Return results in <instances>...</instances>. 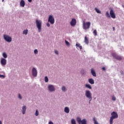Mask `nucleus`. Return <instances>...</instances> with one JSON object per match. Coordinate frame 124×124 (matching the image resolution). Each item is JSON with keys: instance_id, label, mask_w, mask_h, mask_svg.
<instances>
[{"instance_id": "nucleus-1", "label": "nucleus", "mask_w": 124, "mask_h": 124, "mask_svg": "<svg viewBox=\"0 0 124 124\" xmlns=\"http://www.w3.org/2000/svg\"><path fill=\"white\" fill-rule=\"evenodd\" d=\"M118 118V114L117 112H116V111H112V113H111V116L110 117L109 119V124H113V119H116Z\"/></svg>"}, {"instance_id": "nucleus-2", "label": "nucleus", "mask_w": 124, "mask_h": 124, "mask_svg": "<svg viewBox=\"0 0 124 124\" xmlns=\"http://www.w3.org/2000/svg\"><path fill=\"white\" fill-rule=\"evenodd\" d=\"M36 25L39 32L42 31V21L41 20H36Z\"/></svg>"}, {"instance_id": "nucleus-3", "label": "nucleus", "mask_w": 124, "mask_h": 124, "mask_svg": "<svg viewBox=\"0 0 124 124\" xmlns=\"http://www.w3.org/2000/svg\"><path fill=\"white\" fill-rule=\"evenodd\" d=\"M77 122L78 124H87V120L86 118L81 119L80 117H77Z\"/></svg>"}, {"instance_id": "nucleus-4", "label": "nucleus", "mask_w": 124, "mask_h": 124, "mask_svg": "<svg viewBox=\"0 0 124 124\" xmlns=\"http://www.w3.org/2000/svg\"><path fill=\"white\" fill-rule=\"evenodd\" d=\"M3 38L6 42L9 43L12 41V37L8 34H3Z\"/></svg>"}, {"instance_id": "nucleus-5", "label": "nucleus", "mask_w": 124, "mask_h": 124, "mask_svg": "<svg viewBox=\"0 0 124 124\" xmlns=\"http://www.w3.org/2000/svg\"><path fill=\"white\" fill-rule=\"evenodd\" d=\"M85 97H86L87 99L93 98L92 93L91 92V91L89 90H85Z\"/></svg>"}, {"instance_id": "nucleus-6", "label": "nucleus", "mask_w": 124, "mask_h": 124, "mask_svg": "<svg viewBox=\"0 0 124 124\" xmlns=\"http://www.w3.org/2000/svg\"><path fill=\"white\" fill-rule=\"evenodd\" d=\"M48 90L50 93H54L56 91L55 87L53 84H49L47 86Z\"/></svg>"}, {"instance_id": "nucleus-7", "label": "nucleus", "mask_w": 124, "mask_h": 124, "mask_svg": "<svg viewBox=\"0 0 124 124\" xmlns=\"http://www.w3.org/2000/svg\"><path fill=\"white\" fill-rule=\"evenodd\" d=\"M48 22L50 23L51 25L55 23V18L53 15H49L48 19Z\"/></svg>"}, {"instance_id": "nucleus-8", "label": "nucleus", "mask_w": 124, "mask_h": 124, "mask_svg": "<svg viewBox=\"0 0 124 124\" xmlns=\"http://www.w3.org/2000/svg\"><path fill=\"white\" fill-rule=\"evenodd\" d=\"M90 26H91L90 22H87L86 23L83 22V30H87L89 29L90 27Z\"/></svg>"}, {"instance_id": "nucleus-9", "label": "nucleus", "mask_w": 124, "mask_h": 124, "mask_svg": "<svg viewBox=\"0 0 124 124\" xmlns=\"http://www.w3.org/2000/svg\"><path fill=\"white\" fill-rule=\"evenodd\" d=\"M112 56L113 58H114L115 59L117 60H121L122 59V57L119 55H118L115 53H112Z\"/></svg>"}, {"instance_id": "nucleus-10", "label": "nucleus", "mask_w": 124, "mask_h": 124, "mask_svg": "<svg viewBox=\"0 0 124 124\" xmlns=\"http://www.w3.org/2000/svg\"><path fill=\"white\" fill-rule=\"evenodd\" d=\"M0 63L2 66L4 67L7 64L6 59L3 58H1L0 60Z\"/></svg>"}, {"instance_id": "nucleus-11", "label": "nucleus", "mask_w": 124, "mask_h": 124, "mask_svg": "<svg viewBox=\"0 0 124 124\" xmlns=\"http://www.w3.org/2000/svg\"><path fill=\"white\" fill-rule=\"evenodd\" d=\"M109 15H110V16L113 18V19H115L116 18V15L115 14L114 12V11L112 9H111L109 11Z\"/></svg>"}, {"instance_id": "nucleus-12", "label": "nucleus", "mask_w": 124, "mask_h": 124, "mask_svg": "<svg viewBox=\"0 0 124 124\" xmlns=\"http://www.w3.org/2000/svg\"><path fill=\"white\" fill-rule=\"evenodd\" d=\"M27 109V106H23L22 107V108L21 109V111L23 115H25L26 114Z\"/></svg>"}, {"instance_id": "nucleus-13", "label": "nucleus", "mask_w": 124, "mask_h": 124, "mask_svg": "<svg viewBox=\"0 0 124 124\" xmlns=\"http://www.w3.org/2000/svg\"><path fill=\"white\" fill-rule=\"evenodd\" d=\"M77 24V21L75 18H72V21L70 22V24H71V26L75 27Z\"/></svg>"}, {"instance_id": "nucleus-14", "label": "nucleus", "mask_w": 124, "mask_h": 124, "mask_svg": "<svg viewBox=\"0 0 124 124\" xmlns=\"http://www.w3.org/2000/svg\"><path fill=\"white\" fill-rule=\"evenodd\" d=\"M32 76L33 77H36L37 76V70L35 67H33L32 71Z\"/></svg>"}, {"instance_id": "nucleus-15", "label": "nucleus", "mask_w": 124, "mask_h": 124, "mask_svg": "<svg viewBox=\"0 0 124 124\" xmlns=\"http://www.w3.org/2000/svg\"><path fill=\"white\" fill-rule=\"evenodd\" d=\"M64 112L65 113L68 114L70 112V108L68 107H65V108H64Z\"/></svg>"}, {"instance_id": "nucleus-16", "label": "nucleus", "mask_w": 124, "mask_h": 124, "mask_svg": "<svg viewBox=\"0 0 124 124\" xmlns=\"http://www.w3.org/2000/svg\"><path fill=\"white\" fill-rule=\"evenodd\" d=\"M91 74H92L93 77H96V73L93 68L91 69Z\"/></svg>"}, {"instance_id": "nucleus-17", "label": "nucleus", "mask_w": 124, "mask_h": 124, "mask_svg": "<svg viewBox=\"0 0 124 124\" xmlns=\"http://www.w3.org/2000/svg\"><path fill=\"white\" fill-rule=\"evenodd\" d=\"M84 43H85V44L87 45H88L89 44V39L88 38L87 36H85V37H84Z\"/></svg>"}, {"instance_id": "nucleus-18", "label": "nucleus", "mask_w": 124, "mask_h": 124, "mask_svg": "<svg viewBox=\"0 0 124 124\" xmlns=\"http://www.w3.org/2000/svg\"><path fill=\"white\" fill-rule=\"evenodd\" d=\"M88 82H89V83L91 85H93L94 84V81L92 78L88 79Z\"/></svg>"}, {"instance_id": "nucleus-19", "label": "nucleus", "mask_w": 124, "mask_h": 124, "mask_svg": "<svg viewBox=\"0 0 124 124\" xmlns=\"http://www.w3.org/2000/svg\"><path fill=\"white\" fill-rule=\"evenodd\" d=\"M20 6L22 7H24L25 6V2L24 0H21L20 2Z\"/></svg>"}, {"instance_id": "nucleus-20", "label": "nucleus", "mask_w": 124, "mask_h": 124, "mask_svg": "<svg viewBox=\"0 0 124 124\" xmlns=\"http://www.w3.org/2000/svg\"><path fill=\"white\" fill-rule=\"evenodd\" d=\"M76 46H77V48L78 47L79 48V49L82 50V46L81 45H80V44L78 43H77V44H76Z\"/></svg>"}, {"instance_id": "nucleus-21", "label": "nucleus", "mask_w": 124, "mask_h": 124, "mask_svg": "<svg viewBox=\"0 0 124 124\" xmlns=\"http://www.w3.org/2000/svg\"><path fill=\"white\" fill-rule=\"evenodd\" d=\"M61 90L62 92L65 93L67 91V89L65 86H62V87H61Z\"/></svg>"}, {"instance_id": "nucleus-22", "label": "nucleus", "mask_w": 124, "mask_h": 124, "mask_svg": "<svg viewBox=\"0 0 124 124\" xmlns=\"http://www.w3.org/2000/svg\"><path fill=\"white\" fill-rule=\"evenodd\" d=\"M85 87L87 89H89L91 90L92 89V87L90 84H85Z\"/></svg>"}, {"instance_id": "nucleus-23", "label": "nucleus", "mask_w": 124, "mask_h": 124, "mask_svg": "<svg viewBox=\"0 0 124 124\" xmlns=\"http://www.w3.org/2000/svg\"><path fill=\"white\" fill-rule=\"evenodd\" d=\"M2 56L3 57L4 59H6L7 58L8 55H7V53L5 52H4L2 53Z\"/></svg>"}, {"instance_id": "nucleus-24", "label": "nucleus", "mask_w": 124, "mask_h": 124, "mask_svg": "<svg viewBox=\"0 0 124 124\" xmlns=\"http://www.w3.org/2000/svg\"><path fill=\"white\" fill-rule=\"evenodd\" d=\"M95 11H96V12L99 14H101V11L98 9L97 8H95Z\"/></svg>"}, {"instance_id": "nucleus-25", "label": "nucleus", "mask_w": 124, "mask_h": 124, "mask_svg": "<svg viewBox=\"0 0 124 124\" xmlns=\"http://www.w3.org/2000/svg\"><path fill=\"white\" fill-rule=\"evenodd\" d=\"M28 33V30L26 29L23 31V34H25V35H27Z\"/></svg>"}, {"instance_id": "nucleus-26", "label": "nucleus", "mask_w": 124, "mask_h": 124, "mask_svg": "<svg viewBox=\"0 0 124 124\" xmlns=\"http://www.w3.org/2000/svg\"><path fill=\"white\" fill-rule=\"evenodd\" d=\"M71 124H77L75 119L73 118V119L71 120Z\"/></svg>"}, {"instance_id": "nucleus-27", "label": "nucleus", "mask_w": 124, "mask_h": 124, "mask_svg": "<svg viewBox=\"0 0 124 124\" xmlns=\"http://www.w3.org/2000/svg\"><path fill=\"white\" fill-rule=\"evenodd\" d=\"M93 121H94V124H99V123H98V121H97L95 117L93 118Z\"/></svg>"}, {"instance_id": "nucleus-28", "label": "nucleus", "mask_w": 124, "mask_h": 124, "mask_svg": "<svg viewBox=\"0 0 124 124\" xmlns=\"http://www.w3.org/2000/svg\"><path fill=\"white\" fill-rule=\"evenodd\" d=\"M106 16L107 18H110V15L109 14L108 11H107L106 13Z\"/></svg>"}, {"instance_id": "nucleus-29", "label": "nucleus", "mask_w": 124, "mask_h": 124, "mask_svg": "<svg viewBox=\"0 0 124 124\" xmlns=\"http://www.w3.org/2000/svg\"><path fill=\"white\" fill-rule=\"evenodd\" d=\"M18 98L20 100H22V99H23V97H22V95L21 94H20V93H19L18 94Z\"/></svg>"}, {"instance_id": "nucleus-30", "label": "nucleus", "mask_w": 124, "mask_h": 124, "mask_svg": "<svg viewBox=\"0 0 124 124\" xmlns=\"http://www.w3.org/2000/svg\"><path fill=\"white\" fill-rule=\"evenodd\" d=\"M65 43H66V45H67V46H70V43L66 40H65Z\"/></svg>"}, {"instance_id": "nucleus-31", "label": "nucleus", "mask_w": 124, "mask_h": 124, "mask_svg": "<svg viewBox=\"0 0 124 124\" xmlns=\"http://www.w3.org/2000/svg\"><path fill=\"white\" fill-rule=\"evenodd\" d=\"M48 81H49V80H48V78L47 76H46L45 78V82L47 83V82H48Z\"/></svg>"}, {"instance_id": "nucleus-32", "label": "nucleus", "mask_w": 124, "mask_h": 124, "mask_svg": "<svg viewBox=\"0 0 124 124\" xmlns=\"http://www.w3.org/2000/svg\"><path fill=\"white\" fill-rule=\"evenodd\" d=\"M93 34H94V36H95L97 35L96 30H94V31H93Z\"/></svg>"}, {"instance_id": "nucleus-33", "label": "nucleus", "mask_w": 124, "mask_h": 124, "mask_svg": "<svg viewBox=\"0 0 124 124\" xmlns=\"http://www.w3.org/2000/svg\"><path fill=\"white\" fill-rule=\"evenodd\" d=\"M39 112L38 109H36V112L35 113V115L36 116H38L39 115Z\"/></svg>"}, {"instance_id": "nucleus-34", "label": "nucleus", "mask_w": 124, "mask_h": 124, "mask_svg": "<svg viewBox=\"0 0 124 124\" xmlns=\"http://www.w3.org/2000/svg\"><path fill=\"white\" fill-rule=\"evenodd\" d=\"M0 78H1V79L5 78V75L0 74Z\"/></svg>"}, {"instance_id": "nucleus-35", "label": "nucleus", "mask_w": 124, "mask_h": 124, "mask_svg": "<svg viewBox=\"0 0 124 124\" xmlns=\"http://www.w3.org/2000/svg\"><path fill=\"white\" fill-rule=\"evenodd\" d=\"M38 50L37 49H35L34 50V53L35 54V55H37L38 54Z\"/></svg>"}, {"instance_id": "nucleus-36", "label": "nucleus", "mask_w": 124, "mask_h": 124, "mask_svg": "<svg viewBox=\"0 0 124 124\" xmlns=\"http://www.w3.org/2000/svg\"><path fill=\"white\" fill-rule=\"evenodd\" d=\"M116 100V98L115 96H112V100L115 101Z\"/></svg>"}, {"instance_id": "nucleus-37", "label": "nucleus", "mask_w": 124, "mask_h": 124, "mask_svg": "<svg viewBox=\"0 0 124 124\" xmlns=\"http://www.w3.org/2000/svg\"><path fill=\"white\" fill-rule=\"evenodd\" d=\"M55 54H56V55H59V52H58V51L57 50H55Z\"/></svg>"}, {"instance_id": "nucleus-38", "label": "nucleus", "mask_w": 124, "mask_h": 124, "mask_svg": "<svg viewBox=\"0 0 124 124\" xmlns=\"http://www.w3.org/2000/svg\"><path fill=\"white\" fill-rule=\"evenodd\" d=\"M93 100V98H91L90 99H88L89 102V104H91V102L92 101V100Z\"/></svg>"}, {"instance_id": "nucleus-39", "label": "nucleus", "mask_w": 124, "mask_h": 124, "mask_svg": "<svg viewBox=\"0 0 124 124\" xmlns=\"http://www.w3.org/2000/svg\"><path fill=\"white\" fill-rule=\"evenodd\" d=\"M102 70H103V71H105L106 70V67H102Z\"/></svg>"}, {"instance_id": "nucleus-40", "label": "nucleus", "mask_w": 124, "mask_h": 124, "mask_svg": "<svg viewBox=\"0 0 124 124\" xmlns=\"http://www.w3.org/2000/svg\"><path fill=\"white\" fill-rule=\"evenodd\" d=\"M48 124H54V123L52 121H49V122H48Z\"/></svg>"}, {"instance_id": "nucleus-41", "label": "nucleus", "mask_w": 124, "mask_h": 124, "mask_svg": "<svg viewBox=\"0 0 124 124\" xmlns=\"http://www.w3.org/2000/svg\"><path fill=\"white\" fill-rule=\"evenodd\" d=\"M46 25H47V26L48 27H49L50 26V23H47L46 24Z\"/></svg>"}, {"instance_id": "nucleus-42", "label": "nucleus", "mask_w": 124, "mask_h": 124, "mask_svg": "<svg viewBox=\"0 0 124 124\" xmlns=\"http://www.w3.org/2000/svg\"><path fill=\"white\" fill-rule=\"evenodd\" d=\"M120 73L122 74V75H124V71L121 70L120 71Z\"/></svg>"}, {"instance_id": "nucleus-43", "label": "nucleus", "mask_w": 124, "mask_h": 124, "mask_svg": "<svg viewBox=\"0 0 124 124\" xmlns=\"http://www.w3.org/2000/svg\"><path fill=\"white\" fill-rule=\"evenodd\" d=\"M28 1L31 3L32 2V0H28Z\"/></svg>"}, {"instance_id": "nucleus-44", "label": "nucleus", "mask_w": 124, "mask_h": 124, "mask_svg": "<svg viewBox=\"0 0 124 124\" xmlns=\"http://www.w3.org/2000/svg\"><path fill=\"white\" fill-rule=\"evenodd\" d=\"M0 124H2V122H1V120H0Z\"/></svg>"}, {"instance_id": "nucleus-45", "label": "nucleus", "mask_w": 124, "mask_h": 124, "mask_svg": "<svg viewBox=\"0 0 124 124\" xmlns=\"http://www.w3.org/2000/svg\"><path fill=\"white\" fill-rule=\"evenodd\" d=\"M122 6L124 8V5H122Z\"/></svg>"}, {"instance_id": "nucleus-46", "label": "nucleus", "mask_w": 124, "mask_h": 124, "mask_svg": "<svg viewBox=\"0 0 124 124\" xmlns=\"http://www.w3.org/2000/svg\"><path fill=\"white\" fill-rule=\"evenodd\" d=\"M113 31L115 30V27H113Z\"/></svg>"}, {"instance_id": "nucleus-47", "label": "nucleus", "mask_w": 124, "mask_h": 124, "mask_svg": "<svg viewBox=\"0 0 124 124\" xmlns=\"http://www.w3.org/2000/svg\"><path fill=\"white\" fill-rule=\"evenodd\" d=\"M2 2H3V1H4V0H2Z\"/></svg>"}, {"instance_id": "nucleus-48", "label": "nucleus", "mask_w": 124, "mask_h": 124, "mask_svg": "<svg viewBox=\"0 0 124 124\" xmlns=\"http://www.w3.org/2000/svg\"><path fill=\"white\" fill-rule=\"evenodd\" d=\"M87 1L88 0H87Z\"/></svg>"}]
</instances>
